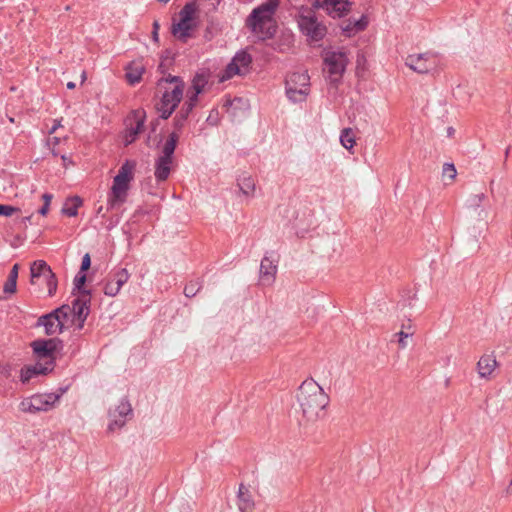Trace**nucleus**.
<instances>
[{
  "label": "nucleus",
  "mask_w": 512,
  "mask_h": 512,
  "mask_svg": "<svg viewBox=\"0 0 512 512\" xmlns=\"http://www.w3.org/2000/svg\"><path fill=\"white\" fill-rule=\"evenodd\" d=\"M303 417L307 421H315L320 417L329 403V397L323 388L313 379L302 382L297 394Z\"/></svg>",
  "instance_id": "obj_1"
},
{
  "label": "nucleus",
  "mask_w": 512,
  "mask_h": 512,
  "mask_svg": "<svg viewBox=\"0 0 512 512\" xmlns=\"http://www.w3.org/2000/svg\"><path fill=\"white\" fill-rule=\"evenodd\" d=\"M279 0H267L254 8L246 19V26L262 39L272 38L277 31L274 14Z\"/></svg>",
  "instance_id": "obj_2"
},
{
  "label": "nucleus",
  "mask_w": 512,
  "mask_h": 512,
  "mask_svg": "<svg viewBox=\"0 0 512 512\" xmlns=\"http://www.w3.org/2000/svg\"><path fill=\"white\" fill-rule=\"evenodd\" d=\"M157 85L164 90L158 111L162 119H168L183 97L185 84L180 77L168 75L159 79Z\"/></svg>",
  "instance_id": "obj_3"
},
{
  "label": "nucleus",
  "mask_w": 512,
  "mask_h": 512,
  "mask_svg": "<svg viewBox=\"0 0 512 512\" xmlns=\"http://www.w3.org/2000/svg\"><path fill=\"white\" fill-rule=\"evenodd\" d=\"M135 163L127 160L120 167L117 175L113 179V185L108 194L107 209L113 210L120 207L127 199L129 184L133 180V170Z\"/></svg>",
  "instance_id": "obj_4"
},
{
  "label": "nucleus",
  "mask_w": 512,
  "mask_h": 512,
  "mask_svg": "<svg viewBox=\"0 0 512 512\" xmlns=\"http://www.w3.org/2000/svg\"><path fill=\"white\" fill-rule=\"evenodd\" d=\"M67 387L59 388L58 393L35 394L21 401L19 408L22 412L37 413L46 412L54 408L61 396L67 391Z\"/></svg>",
  "instance_id": "obj_5"
},
{
  "label": "nucleus",
  "mask_w": 512,
  "mask_h": 512,
  "mask_svg": "<svg viewBox=\"0 0 512 512\" xmlns=\"http://www.w3.org/2000/svg\"><path fill=\"white\" fill-rule=\"evenodd\" d=\"M323 61L329 82L334 85L340 83L349 63L347 54L344 51H326Z\"/></svg>",
  "instance_id": "obj_6"
},
{
  "label": "nucleus",
  "mask_w": 512,
  "mask_h": 512,
  "mask_svg": "<svg viewBox=\"0 0 512 512\" xmlns=\"http://www.w3.org/2000/svg\"><path fill=\"white\" fill-rule=\"evenodd\" d=\"M286 95L294 103L306 99L310 91V77L307 72H293L286 78Z\"/></svg>",
  "instance_id": "obj_7"
},
{
  "label": "nucleus",
  "mask_w": 512,
  "mask_h": 512,
  "mask_svg": "<svg viewBox=\"0 0 512 512\" xmlns=\"http://www.w3.org/2000/svg\"><path fill=\"white\" fill-rule=\"evenodd\" d=\"M34 355L39 360H54L55 354L63 350V341L58 337L49 339H36L30 344Z\"/></svg>",
  "instance_id": "obj_8"
},
{
  "label": "nucleus",
  "mask_w": 512,
  "mask_h": 512,
  "mask_svg": "<svg viewBox=\"0 0 512 512\" xmlns=\"http://www.w3.org/2000/svg\"><path fill=\"white\" fill-rule=\"evenodd\" d=\"M298 23L301 31L312 41L322 40L327 33L326 26L318 21L312 10L300 14Z\"/></svg>",
  "instance_id": "obj_9"
},
{
  "label": "nucleus",
  "mask_w": 512,
  "mask_h": 512,
  "mask_svg": "<svg viewBox=\"0 0 512 512\" xmlns=\"http://www.w3.org/2000/svg\"><path fill=\"white\" fill-rule=\"evenodd\" d=\"M127 416H132V407L127 399H122L114 410L109 411L108 431L114 432L121 429L126 423Z\"/></svg>",
  "instance_id": "obj_10"
},
{
  "label": "nucleus",
  "mask_w": 512,
  "mask_h": 512,
  "mask_svg": "<svg viewBox=\"0 0 512 512\" xmlns=\"http://www.w3.org/2000/svg\"><path fill=\"white\" fill-rule=\"evenodd\" d=\"M405 64L413 71L419 74H425L434 69L435 59L430 53L409 55L406 58Z\"/></svg>",
  "instance_id": "obj_11"
},
{
  "label": "nucleus",
  "mask_w": 512,
  "mask_h": 512,
  "mask_svg": "<svg viewBox=\"0 0 512 512\" xmlns=\"http://www.w3.org/2000/svg\"><path fill=\"white\" fill-rule=\"evenodd\" d=\"M129 273L127 269L120 268L118 270L113 271L105 284L104 293L107 296L114 297L116 296L121 287L129 280Z\"/></svg>",
  "instance_id": "obj_12"
},
{
  "label": "nucleus",
  "mask_w": 512,
  "mask_h": 512,
  "mask_svg": "<svg viewBox=\"0 0 512 512\" xmlns=\"http://www.w3.org/2000/svg\"><path fill=\"white\" fill-rule=\"evenodd\" d=\"M90 292L87 290L82 291V295L75 298L72 301L71 314H72V323H75V320H81L85 322L89 313H90Z\"/></svg>",
  "instance_id": "obj_13"
},
{
  "label": "nucleus",
  "mask_w": 512,
  "mask_h": 512,
  "mask_svg": "<svg viewBox=\"0 0 512 512\" xmlns=\"http://www.w3.org/2000/svg\"><path fill=\"white\" fill-rule=\"evenodd\" d=\"M54 367V360H46L45 362H41V360L38 359V362H36L34 365L21 369L20 379L22 383H28L32 378L38 375H46L49 372H52Z\"/></svg>",
  "instance_id": "obj_14"
},
{
  "label": "nucleus",
  "mask_w": 512,
  "mask_h": 512,
  "mask_svg": "<svg viewBox=\"0 0 512 512\" xmlns=\"http://www.w3.org/2000/svg\"><path fill=\"white\" fill-rule=\"evenodd\" d=\"M351 6L349 0H322L317 8H322L332 18H341L350 12Z\"/></svg>",
  "instance_id": "obj_15"
},
{
  "label": "nucleus",
  "mask_w": 512,
  "mask_h": 512,
  "mask_svg": "<svg viewBox=\"0 0 512 512\" xmlns=\"http://www.w3.org/2000/svg\"><path fill=\"white\" fill-rule=\"evenodd\" d=\"M36 326L44 327L45 334L48 336L57 335L64 331L62 322H60V320L54 316L52 311L40 316L36 322Z\"/></svg>",
  "instance_id": "obj_16"
},
{
  "label": "nucleus",
  "mask_w": 512,
  "mask_h": 512,
  "mask_svg": "<svg viewBox=\"0 0 512 512\" xmlns=\"http://www.w3.org/2000/svg\"><path fill=\"white\" fill-rule=\"evenodd\" d=\"M276 262V260L270 258L269 256H264V258L261 260L259 273L260 280L263 284L270 285L274 282L277 273Z\"/></svg>",
  "instance_id": "obj_17"
},
{
  "label": "nucleus",
  "mask_w": 512,
  "mask_h": 512,
  "mask_svg": "<svg viewBox=\"0 0 512 512\" xmlns=\"http://www.w3.org/2000/svg\"><path fill=\"white\" fill-rule=\"evenodd\" d=\"M237 506L240 512H253L255 502L248 487L240 484L237 494Z\"/></svg>",
  "instance_id": "obj_18"
},
{
  "label": "nucleus",
  "mask_w": 512,
  "mask_h": 512,
  "mask_svg": "<svg viewBox=\"0 0 512 512\" xmlns=\"http://www.w3.org/2000/svg\"><path fill=\"white\" fill-rule=\"evenodd\" d=\"M135 125H131L126 130L125 134V142L126 145L133 143L137 136L143 131L144 121H145V113L144 111H135Z\"/></svg>",
  "instance_id": "obj_19"
},
{
  "label": "nucleus",
  "mask_w": 512,
  "mask_h": 512,
  "mask_svg": "<svg viewBox=\"0 0 512 512\" xmlns=\"http://www.w3.org/2000/svg\"><path fill=\"white\" fill-rule=\"evenodd\" d=\"M173 159L159 156L155 161V178L158 183L164 182L168 179Z\"/></svg>",
  "instance_id": "obj_20"
},
{
  "label": "nucleus",
  "mask_w": 512,
  "mask_h": 512,
  "mask_svg": "<svg viewBox=\"0 0 512 512\" xmlns=\"http://www.w3.org/2000/svg\"><path fill=\"white\" fill-rule=\"evenodd\" d=\"M497 366L496 358L493 355L485 354L480 357L477 363V371L481 378H489Z\"/></svg>",
  "instance_id": "obj_21"
},
{
  "label": "nucleus",
  "mask_w": 512,
  "mask_h": 512,
  "mask_svg": "<svg viewBox=\"0 0 512 512\" xmlns=\"http://www.w3.org/2000/svg\"><path fill=\"white\" fill-rule=\"evenodd\" d=\"M237 186L240 192L246 197H253L256 190V183L254 178L247 174L242 173L237 178Z\"/></svg>",
  "instance_id": "obj_22"
},
{
  "label": "nucleus",
  "mask_w": 512,
  "mask_h": 512,
  "mask_svg": "<svg viewBox=\"0 0 512 512\" xmlns=\"http://www.w3.org/2000/svg\"><path fill=\"white\" fill-rule=\"evenodd\" d=\"M145 71L144 66L140 62L133 61L126 66L125 77L130 85L139 83Z\"/></svg>",
  "instance_id": "obj_23"
},
{
  "label": "nucleus",
  "mask_w": 512,
  "mask_h": 512,
  "mask_svg": "<svg viewBox=\"0 0 512 512\" xmlns=\"http://www.w3.org/2000/svg\"><path fill=\"white\" fill-rule=\"evenodd\" d=\"M51 267L44 260H36L30 266V282L35 283L39 277H46L50 273Z\"/></svg>",
  "instance_id": "obj_24"
},
{
  "label": "nucleus",
  "mask_w": 512,
  "mask_h": 512,
  "mask_svg": "<svg viewBox=\"0 0 512 512\" xmlns=\"http://www.w3.org/2000/svg\"><path fill=\"white\" fill-rule=\"evenodd\" d=\"M193 29L194 25L192 22L180 19L177 24L173 25L172 33L181 41H185L187 38L191 37V31Z\"/></svg>",
  "instance_id": "obj_25"
},
{
  "label": "nucleus",
  "mask_w": 512,
  "mask_h": 512,
  "mask_svg": "<svg viewBox=\"0 0 512 512\" xmlns=\"http://www.w3.org/2000/svg\"><path fill=\"white\" fill-rule=\"evenodd\" d=\"M179 137L180 133L177 131H173L172 133H170L163 145L162 154L160 156L173 159L174 151L178 143Z\"/></svg>",
  "instance_id": "obj_26"
},
{
  "label": "nucleus",
  "mask_w": 512,
  "mask_h": 512,
  "mask_svg": "<svg viewBox=\"0 0 512 512\" xmlns=\"http://www.w3.org/2000/svg\"><path fill=\"white\" fill-rule=\"evenodd\" d=\"M82 205V199L78 196H74L67 200L64 207L62 208V213L69 217H75L78 214V208Z\"/></svg>",
  "instance_id": "obj_27"
},
{
  "label": "nucleus",
  "mask_w": 512,
  "mask_h": 512,
  "mask_svg": "<svg viewBox=\"0 0 512 512\" xmlns=\"http://www.w3.org/2000/svg\"><path fill=\"white\" fill-rule=\"evenodd\" d=\"M189 106H183L181 107L180 111L177 113V115L173 119V126L174 131L181 132L189 114L192 112V110L189 109Z\"/></svg>",
  "instance_id": "obj_28"
},
{
  "label": "nucleus",
  "mask_w": 512,
  "mask_h": 512,
  "mask_svg": "<svg viewBox=\"0 0 512 512\" xmlns=\"http://www.w3.org/2000/svg\"><path fill=\"white\" fill-rule=\"evenodd\" d=\"M54 316L60 320L63 324V329L66 328L67 324L69 322L72 323V314H71V308L70 305L64 304L52 311Z\"/></svg>",
  "instance_id": "obj_29"
},
{
  "label": "nucleus",
  "mask_w": 512,
  "mask_h": 512,
  "mask_svg": "<svg viewBox=\"0 0 512 512\" xmlns=\"http://www.w3.org/2000/svg\"><path fill=\"white\" fill-rule=\"evenodd\" d=\"M242 69L244 73L248 71L250 64L252 63V57L245 51H240L232 59Z\"/></svg>",
  "instance_id": "obj_30"
},
{
  "label": "nucleus",
  "mask_w": 512,
  "mask_h": 512,
  "mask_svg": "<svg viewBox=\"0 0 512 512\" xmlns=\"http://www.w3.org/2000/svg\"><path fill=\"white\" fill-rule=\"evenodd\" d=\"M341 144L348 150H351L355 145L354 132L351 128H344L340 135Z\"/></svg>",
  "instance_id": "obj_31"
},
{
  "label": "nucleus",
  "mask_w": 512,
  "mask_h": 512,
  "mask_svg": "<svg viewBox=\"0 0 512 512\" xmlns=\"http://www.w3.org/2000/svg\"><path fill=\"white\" fill-rule=\"evenodd\" d=\"M196 10L197 7L194 2L186 3L179 13L180 19L193 22Z\"/></svg>",
  "instance_id": "obj_32"
},
{
  "label": "nucleus",
  "mask_w": 512,
  "mask_h": 512,
  "mask_svg": "<svg viewBox=\"0 0 512 512\" xmlns=\"http://www.w3.org/2000/svg\"><path fill=\"white\" fill-rule=\"evenodd\" d=\"M207 82L208 79L205 74H196L192 80L191 89L197 93H201Z\"/></svg>",
  "instance_id": "obj_33"
},
{
  "label": "nucleus",
  "mask_w": 512,
  "mask_h": 512,
  "mask_svg": "<svg viewBox=\"0 0 512 512\" xmlns=\"http://www.w3.org/2000/svg\"><path fill=\"white\" fill-rule=\"evenodd\" d=\"M202 285L199 280L190 281L184 287V295L188 298L194 297L201 289Z\"/></svg>",
  "instance_id": "obj_34"
},
{
  "label": "nucleus",
  "mask_w": 512,
  "mask_h": 512,
  "mask_svg": "<svg viewBox=\"0 0 512 512\" xmlns=\"http://www.w3.org/2000/svg\"><path fill=\"white\" fill-rule=\"evenodd\" d=\"M245 74L242 69L237 65L236 62L233 60L227 65L225 72H224V78L230 79L235 75H243Z\"/></svg>",
  "instance_id": "obj_35"
},
{
  "label": "nucleus",
  "mask_w": 512,
  "mask_h": 512,
  "mask_svg": "<svg viewBox=\"0 0 512 512\" xmlns=\"http://www.w3.org/2000/svg\"><path fill=\"white\" fill-rule=\"evenodd\" d=\"M46 280L47 288H48V295L53 296L56 293L57 290V278L55 273L51 270L50 273L46 277H44Z\"/></svg>",
  "instance_id": "obj_36"
},
{
  "label": "nucleus",
  "mask_w": 512,
  "mask_h": 512,
  "mask_svg": "<svg viewBox=\"0 0 512 512\" xmlns=\"http://www.w3.org/2000/svg\"><path fill=\"white\" fill-rule=\"evenodd\" d=\"M20 209L18 207L6 204H0V216L10 217L14 213L19 212Z\"/></svg>",
  "instance_id": "obj_37"
},
{
  "label": "nucleus",
  "mask_w": 512,
  "mask_h": 512,
  "mask_svg": "<svg viewBox=\"0 0 512 512\" xmlns=\"http://www.w3.org/2000/svg\"><path fill=\"white\" fill-rule=\"evenodd\" d=\"M456 168L452 163H445L443 165V176L448 177L450 180H454L456 177Z\"/></svg>",
  "instance_id": "obj_38"
},
{
  "label": "nucleus",
  "mask_w": 512,
  "mask_h": 512,
  "mask_svg": "<svg viewBox=\"0 0 512 512\" xmlns=\"http://www.w3.org/2000/svg\"><path fill=\"white\" fill-rule=\"evenodd\" d=\"M17 289V281L12 278H7L3 286V291L8 294H14Z\"/></svg>",
  "instance_id": "obj_39"
},
{
  "label": "nucleus",
  "mask_w": 512,
  "mask_h": 512,
  "mask_svg": "<svg viewBox=\"0 0 512 512\" xmlns=\"http://www.w3.org/2000/svg\"><path fill=\"white\" fill-rule=\"evenodd\" d=\"M200 93H197L196 91L188 92V100L184 102L183 106H189L190 110H193V108L196 106L198 102V95Z\"/></svg>",
  "instance_id": "obj_40"
},
{
  "label": "nucleus",
  "mask_w": 512,
  "mask_h": 512,
  "mask_svg": "<svg viewBox=\"0 0 512 512\" xmlns=\"http://www.w3.org/2000/svg\"><path fill=\"white\" fill-rule=\"evenodd\" d=\"M367 25L368 20L365 16H362L359 20H353V27L355 28L356 33L365 30Z\"/></svg>",
  "instance_id": "obj_41"
},
{
  "label": "nucleus",
  "mask_w": 512,
  "mask_h": 512,
  "mask_svg": "<svg viewBox=\"0 0 512 512\" xmlns=\"http://www.w3.org/2000/svg\"><path fill=\"white\" fill-rule=\"evenodd\" d=\"M342 32L345 36L351 37L356 33L355 28L353 27V20H348L341 26Z\"/></svg>",
  "instance_id": "obj_42"
},
{
  "label": "nucleus",
  "mask_w": 512,
  "mask_h": 512,
  "mask_svg": "<svg viewBox=\"0 0 512 512\" xmlns=\"http://www.w3.org/2000/svg\"><path fill=\"white\" fill-rule=\"evenodd\" d=\"M484 199H485V194L484 193H479V194L472 195L470 197V199L468 200L469 206L473 207V208H476V207H478L481 204V202Z\"/></svg>",
  "instance_id": "obj_43"
},
{
  "label": "nucleus",
  "mask_w": 512,
  "mask_h": 512,
  "mask_svg": "<svg viewBox=\"0 0 512 512\" xmlns=\"http://www.w3.org/2000/svg\"><path fill=\"white\" fill-rule=\"evenodd\" d=\"M412 332H404L403 330H401L400 332L396 333L395 335L396 336H399V346L401 348H405L406 347V342H405V339L412 336Z\"/></svg>",
  "instance_id": "obj_44"
},
{
  "label": "nucleus",
  "mask_w": 512,
  "mask_h": 512,
  "mask_svg": "<svg viewBox=\"0 0 512 512\" xmlns=\"http://www.w3.org/2000/svg\"><path fill=\"white\" fill-rule=\"evenodd\" d=\"M86 281V275H80V276H76L75 277V280H74V285H75V289H78L79 292L82 294V291L84 289H82L84 283Z\"/></svg>",
  "instance_id": "obj_45"
},
{
  "label": "nucleus",
  "mask_w": 512,
  "mask_h": 512,
  "mask_svg": "<svg viewBox=\"0 0 512 512\" xmlns=\"http://www.w3.org/2000/svg\"><path fill=\"white\" fill-rule=\"evenodd\" d=\"M90 265H91V258H90V255L88 253H86L82 258L80 272L87 271L90 268Z\"/></svg>",
  "instance_id": "obj_46"
},
{
  "label": "nucleus",
  "mask_w": 512,
  "mask_h": 512,
  "mask_svg": "<svg viewBox=\"0 0 512 512\" xmlns=\"http://www.w3.org/2000/svg\"><path fill=\"white\" fill-rule=\"evenodd\" d=\"M19 269H20V265L18 263L14 264L9 272L8 278H12L17 281Z\"/></svg>",
  "instance_id": "obj_47"
},
{
  "label": "nucleus",
  "mask_w": 512,
  "mask_h": 512,
  "mask_svg": "<svg viewBox=\"0 0 512 512\" xmlns=\"http://www.w3.org/2000/svg\"><path fill=\"white\" fill-rule=\"evenodd\" d=\"M159 23L157 21H155L153 23V31H152V36H153V39L155 41H158V30H159Z\"/></svg>",
  "instance_id": "obj_48"
},
{
  "label": "nucleus",
  "mask_w": 512,
  "mask_h": 512,
  "mask_svg": "<svg viewBox=\"0 0 512 512\" xmlns=\"http://www.w3.org/2000/svg\"><path fill=\"white\" fill-rule=\"evenodd\" d=\"M49 206L47 203H44L43 206L38 210V213L42 216H45L49 211Z\"/></svg>",
  "instance_id": "obj_49"
},
{
  "label": "nucleus",
  "mask_w": 512,
  "mask_h": 512,
  "mask_svg": "<svg viewBox=\"0 0 512 512\" xmlns=\"http://www.w3.org/2000/svg\"><path fill=\"white\" fill-rule=\"evenodd\" d=\"M52 197L53 196L51 194H49V193H45V194L42 195V199H43L44 203H47L48 205H50Z\"/></svg>",
  "instance_id": "obj_50"
},
{
  "label": "nucleus",
  "mask_w": 512,
  "mask_h": 512,
  "mask_svg": "<svg viewBox=\"0 0 512 512\" xmlns=\"http://www.w3.org/2000/svg\"><path fill=\"white\" fill-rule=\"evenodd\" d=\"M61 159L63 161L64 167H67V163H72L71 160L66 155H61Z\"/></svg>",
  "instance_id": "obj_51"
},
{
  "label": "nucleus",
  "mask_w": 512,
  "mask_h": 512,
  "mask_svg": "<svg viewBox=\"0 0 512 512\" xmlns=\"http://www.w3.org/2000/svg\"><path fill=\"white\" fill-rule=\"evenodd\" d=\"M76 323V329L81 330L84 327V323L81 320H75Z\"/></svg>",
  "instance_id": "obj_52"
},
{
  "label": "nucleus",
  "mask_w": 512,
  "mask_h": 512,
  "mask_svg": "<svg viewBox=\"0 0 512 512\" xmlns=\"http://www.w3.org/2000/svg\"><path fill=\"white\" fill-rule=\"evenodd\" d=\"M60 121H56V123L53 125V127L50 130V134L54 133L56 129L60 126Z\"/></svg>",
  "instance_id": "obj_53"
},
{
  "label": "nucleus",
  "mask_w": 512,
  "mask_h": 512,
  "mask_svg": "<svg viewBox=\"0 0 512 512\" xmlns=\"http://www.w3.org/2000/svg\"><path fill=\"white\" fill-rule=\"evenodd\" d=\"M509 153H510V146H508L506 148L505 153H504V155H505L504 166L506 165V161H507V158L509 156Z\"/></svg>",
  "instance_id": "obj_54"
},
{
  "label": "nucleus",
  "mask_w": 512,
  "mask_h": 512,
  "mask_svg": "<svg viewBox=\"0 0 512 512\" xmlns=\"http://www.w3.org/2000/svg\"><path fill=\"white\" fill-rule=\"evenodd\" d=\"M66 86L68 89H74L76 87L75 83L72 81L68 82Z\"/></svg>",
  "instance_id": "obj_55"
},
{
  "label": "nucleus",
  "mask_w": 512,
  "mask_h": 512,
  "mask_svg": "<svg viewBox=\"0 0 512 512\" xmlns=\"http://www.w3.org/2000/svg\"><path fill=\"white\" fill-rule=\"evenodd\" d=\"M87 79V76H86V72L83 71L82 74H81V83L83 84Z\"/></svg>",
  "instance_id": "obj_56"
},
{
  "label": "nucleus",
  "mask_w": 512,
  "mask_h": 512,
  "mask_svg": "<svg viewBox=\"0 0 512 512\" xmlns=\"http://www.w3.org/2000/svg\"><path fill=\"white\" fill-rule=\"evenodd\" d=\"M322 3V0H315L314 3H313V7H318L319 4Z\"/></svg>",
  "instance_id": "obj_57"
},
{
  "label": "nucleus",
  "mask_w": 512,
  "mask_h": 512,
  "mask_svg": "<svg viewBox=\"0 0 512 512\" xmlns=\"http://www.w3.org/2000/svg\"><path fill=\"white\" fill-rule=\"evenodd\" d=\"M31 220V216H27V217H24L23 218V221L26 222V221H30Z\"/></svg>",
  "instance_id": "obj_58"
},
{
  "label": "nucleus",
  "mask_w": 512,
  "mask_h": 512,
  "mask_svg": "<svg viewBox=\"0 0 512 512\" xmlns=\"http://www.w3.org/2000/svg\"><path fill=\"white\" fill-rule=\"evenodd\" d=\"M453 132V129L452 128H449L448 129V133L451 134Z\"/></svg>",
  "instance_id": "obj_59"
},
{
  "label": "nucleus",
  "mask_w": 512,
  "mask_h": 512,
  "mask_svg": "<svg viewBox=\"0 0 512 512\" xmlns=\"http://www.w3.org/2000/svg\"><path fill=\"white\" fill-rule=\"evenodd\" d=\"M52 153H53V155H54V156H57V155H58L57 151H54V150H53V151H52Z\"/></svg>",
  "instance_id": "obj_60"
},
{
  "label": "nucleus",
  "mask_w": 512,
  "mask_h": 512,
  "mask_svg": "<svg viewBox=\"0 0 512 512\" xmlns=\"http://www.w3.org/2000/svg\"><path fill=\"white\" fill-rule=\"evenodd\" d=\"M102 212V207H99L98 213Z\"/></svg>",
  "instance_id": "obj_61"
},
{
  "label": "nucleus",
  "mask_w": 512,
  "mask_h": 512,
  "mask_svg": "<svg viewBox=\"0 0 512 512\" xmlns=\"http://www.w3.org/2000/svg\"><path fill=\"white\" fill-rule=\"evenodd\" d=\"M510 485H512V479H511Z\"/></svg>",
  "instance_id": "obj_62"
}]
</instances>
